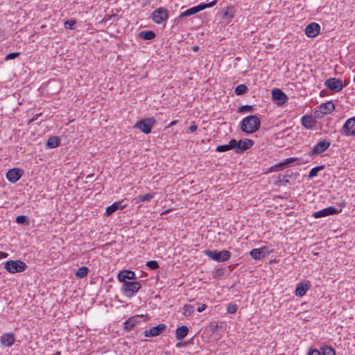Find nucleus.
<instances>
[{
	"mask_svg": "<svg viewBox=\"0 0 355 355\" xmlns=\"http://www.w3.org/2000/svg\"><path fill=\"white\" fill-rule=\"evenodd\" d=\"M260 127V120L255 115L244 118L241 123V130L247 134L255 132Z\"/></svg>",
	"mask_w": 355,
	"mask_h": 355,
	"instance_id": "nucleus-1",
	"label": "nucleus"
},
{
	"mask_svg": "<svg viewBox=\"0 0 355 355\" xmlns=\"http://www.w3.org/2000/svg\"><path fill=\"white\" fill-rule=\"evenodd\" d=\"M205 254L217 262H225L231 257V252L226 250L221 251L207 250L205 251Z\"/></svg>",
	"mask_w": 355,
	"mask_h": 355,
	"instance_id": "nucleus-2",
	"label": "nucleus"
},
{
	"mask_svg": "<svg viewBox=\"0 0 355 355\" xmlns=\"http://www.w3.org/2000/svg\"><path fill=\"white\" fill-rule=\"evenodd\" d=\"M4 268L10 273L14 274L24 271L27 266L25 262L21 260H10L5 263Z\"/></svg>",
	"mask_w": 355,
	"mask_h": 355,
	"instance_id": "nucleus-3",
	"label": "nucleus"
},
{
	"mask_svg": "<svg viewBox=\"0 0 355 355\" xmlns=\"http://www.w3.org/2000/svg\"><path fill=\"white\" fill-rule=\"evenodd\" d=\"M335 109V105L332 101H327L322 103L315 107L313 114L315 119H322L325 114L331 113Z\"/></svg>",
	"mask_w": 355,
	"mask_h": 355,
	"instance_id": "nucleus-4",
	"label": "nucleus"
},
{
	"mask_svg": "<svg viewBox=\"0 0 355 355\" xmlns=\"http://www.w3.org/2000/svg\"><path fill=\"white\" fill-rule=\"evenodd\" d=\"M141 285L139 282H125L121 287L123 294L128 297L135 295L141 288Z\"/></svg>",
	"mask_w": 355,
	"mask_h": 355,
	"instance_id": "nucleus-5",
	"label": "nucleus"
},
{
	"mask_svg": "<svg viewBox=\"0 0 355 355\" xmlns=\"http://www.w3.org/2000/svg\"><path fill=\"white\" fill-rule=\"evenodd\" d=\"M217 3V0H214L212 1L211 2L209 3H200V4H198L196 6H193L192 8H190L189 9H187V10H185L184 12H182L180 15V18H183V17H189V16H191V15H193L194 14H196L197 12L201 11V10H203L207 8H211V7H213L214 6H215Z\"/></svg>",
	"mask_w": 355,
	"mask_h": 355,
	"instance_id": "nucleus-6",
	"label": "nucleus"
},
{
	"mask_svg": "<svg viewBox=\"0 0 355 355\" xmlns=\"http://www.w3.org/2000/svg\"><path fill=\"white\" fill-rule=\"evenodd\" d=\"M156 120L154 117L147 118L137 121L135 128L139 129L142 132L148 134L151 132Z\"/></svg>",
	"mask_w": 355,
	"mask_h": 355,
	"instance_id": "nucleus-7",
	"label": "nucleus"
},
{
	"mask_svg": "<svg viewBox=\"0 0 355 355\" xmlns=\"http://www.w3.org/2000/svg\"><path fill=\"white\" fill-rule=\"evenodd\" d=\"M152 19L157 24H162L166 22L168 19V12L164 7L155 9L152 13Z\"/></svg>",
	"mask_w": 355,
	"mask_h": 355,
	"instance_id": "nucleus-8",
	"label": "nucleus"
},
{
	"mask_svg": "<svg viewBox=\"0 0 355 355\" xmlns=\"http://www.w3.org/2000/svg\"><path fill=\"white\" fill-rule=\"evenodd\" d=\"M254 144V141L250 139H245L244 140H239L236 141L235 140L234 144V151L236 153H241L244 152L245 150L250 148Z\"/></svg>",
	"mask_w": 355,
	"mask_h": 355,
	"instance_id": "nucleus-9",
	"label": "nucleus"
},
{
	"mask_svg": "<svg viewBox=\"0 0 355 355\" xmlns=\"http://www.w3.org/2000/svg\"><path fill=\"white\" fill-rule=\"evenodd\" d=\"M272 100L278 106H282L288 100V97L281 89L275 88L272 90Z\"/></svg>",
	"mask_w": 355,
	"mask_h": 355,
	"instance_id": "nucleus-10",
	"label": "nucleus"
},
{
	"mask_svg": "<svg viewBox=\"0 0 355 355\" xmlns=\"http://www.w3.org/2000/svg\"><path fill=\"white\" fill-rule=\"evenodd\" d=\"M324 85L335 92H340L343 88L342 80L336 78H330L326 80Z\"/></svg>",
	"mask_w": 355,
	"mask_h": 355,
	"instance_id": "nucleus-11",
	"label": "nucleus"
},
{
	"mask_svg": "<svg viewBox=\"0 0 355 355\" xmlns=\"http://www.w3.org/2000/svg\"><path fill=\"white\" fill-rule=\"evenodd\" d=\"M343 131L346 136H355V116L345 121L343 126Z\"/></svg>",
	"mask_w": 355,
	"mask_h": 355,
	"instance_id": "nucleus-12",
	"label": "nucleus"
},
{
	"mask_svg": "<svg viewBox=\"0 0 355 355\" xmlns=\"http://www.w3.org/2000/svg\"><path fill=\"white\" fill-rule=\"evenodd\" d=\"M330 146V142L327 140L320 141L309 153V155L313 156L320 155L324 152Z\"/></svg>",
	"mask_w": 355,
	"mask_h": 355,
	"instance_id": "nucleus-13",
	"label": "nucleus"
},
{
	"mask_svg": "<svg viewBox=\"0 0 355 355\" xmlns=\"http://www.w3.org/2000/svg\"><path fill=\"white\" fill-rule=\"evenodd\" d=\"M166 329V326L164 324H159L150 328L148 330H146L144 335L146 337H155L161 334Z\"/></svg>",
	"mask_w": 355,
	"mask_h": 355,
	"instance_id": "nucleus-14",
	"label": "nucleus"
},
{
	"mask_svg": "<svg viewBox=\"0 0 355 355\" xmlns=\"http://www.w3.org/2000/svg\"><path fill=\"white\" fill-rule=\"evenodd\" d=\"M338 210L334 207H328L327 208H324L323 209H321L320 211L314 212L312 216L315 218H322V217H326L331 215H334L338 214Z\"/></svg>",
	"mask_w": 355,
	"mask_h": 355,
	"instance_id": "nucleus-15",
	"label": "nucleus"
},
{
	"mask_svg": "<svg viewBox=\"0 0 355 355\" xmlns=\"http://www.w3.org/2000/svg\"><path fill=\"white\" fill-rule=\"evenodd\" d=\"M320 26L318 24L312 22L305 28V34L308 37L313 38L320 33Z\"/></svg>",
	"mask_w": 355,
	"mask_h": 355,
	"instance_id": "nucleus-16",
	"label": "nucleus"
},
{
	"mask_svg": "<svg viewBox=\"0 0 355 355\" xmlns=\"http://www.w3.org/2000/svg\"><path fill=\"white\" fill-rule=\"evenodd\" d=\"M269 252L270 251L266 247H263L260 248L252 249L250 251V254L254 259L259 260L268 256Z\"/></svg>",
	"mask_w": 355,
	"mask_h": 355,
	"instance_id": "nucleus-17",
	"label": "nucleus"
},
{
	"mask_svg": "<svg viewBox=\"0 0 355 355\" xmlns=\"http://www.w3.org/2000/svg\"><path fill=\"white\" fill-rule=\"evenodd\" d=\"M22 175V171L19 168H12L9 170L6 173L7 180L12 182L15 183L17 182Z\"/></svg>",
	"mask_w": 355,
	"mask_h": 355,
	"instance_id": "nucleus-18",
	"label": "nucleus"
},
{
	"mask_svg": "<svg viewBox=\"0 0 355 355\" xmlns=\"http://www.w3.org/2000/svg\"><path fill=\"white\" fill-rule=\"evenodd\" d=\"M137 279L135 273L132 270H123L118 274V279L123 282H129L128 280H135Z\"/></svg>",
	"mask_w": 355,
	"mask_h": 355,
	"instance_id": "nucleus-19",
	"label": "nucleus"
},
{
	"mask_svg": "<svg viewBox=\"0 0 355 355\" xmlns=\"http://www.w3.org/2000/svg\"><path fill=\"white\" fill-rule=\"evenodd\" d=\"M311 283L309 281L301 282L297 284L295 288V295L298 297L304 296L310 288Z\"/></svg>",
	"mask_w": 355,
	"mask_h": 355,
	"instance_id": "nucleus-20",
	"label": "nucleus"
},
{
	"mask_svg": "<svg viewBox=\"0 0 355 355\" xmlns=\"http://www.w3.org/2000/svg\"><path fill=\"white\" fill-rule=\"evenodd\" d=\"M2 345L10 347L15 342V336L12 333L3 334L0 338Z\"/></svg>",
	"mask_w": 355,
	"mask_h": 355,
	"instance_id": "nucleus-21",
	"label": "nucleus"
},
{
	"mask_svg": "<svg viewBox=\"0 0 355 355\" xmlns=\"http://www.w3.org/2000/svg\"><path fill=\"white\" fill-rule=\"evenodd\" d=\"M125 207V205H122L121 202H115L106 208L105 214L110 216L116 210L123 209Z\"/></svg>",
	"mask_w": 355,
	"mask_h": 355,
	"instance_id": "nucleus-22",
	"label": "nucleus"
},
{
	"mask_svg": "<svg viewBox=\"0 0 355 355\" xmlns=\"http://www.w3.org/2000/svg\"><path fill=\"white\" fill-rule=\"evenodd\" d=\"M302 124L307 129L312 128L315 124V121L313 119L311 115H304L302 118Z\"/></svg>",
	"mask_w": 355,
	"mask_h": 355,
	"instance_id": "nucleus-23",
	"label": "nucleus"
},
{
	"mask_svg": "<svg viewBox=\"0 0 355 355\" xmlns=\"http://www.w3.org/2000/svg\"><path fill=\"white\" fill-rule=\"evenodd\" d=\"M189 333V328L187 326H181L176 329L175 338L177 340L184 338Z\"/></svg>",
	"mask_w": 355,
	"mask_h": 355,
	"instance_id": "nucleus-24",
	"label": "nucleus"
},
{
	"mask_svg": "<svg viewBox=\"0 0 355 355\" xmlns=\"http://www.w3.org/2000/svg\"><path fill=\"white\" fill-rule=\"evenodd\" d=\"M138 322L139 318L137 316L130 317L124 322V329L127 331H130Z\"/></svg>",
	"mask_w": 355,
	"mask_h": 355,
	"instance_id": "nucleus-25",
	"label": "nucleus"
},
{
	"mask_svg": "<svg viewBox=\"0 0 355 355\" xmlns=\"http://www.w3.org/2000/svg\"><path fill=\"white\" fill-rule=\"evenodd\" d=\"M234 144H235V139H231L228 144L218 146L216 148V151L222 153V152L228 151L231 149L234 150Z\"/></svg>",
	"mask_w": 355,
	"mask_h": 355,
	"instance_id": "nucleus-26",
	"label": "nucleus"
},
{
	"mask_svg": "<svg viewBox=\"0 0 355 355\" xmlns=\"http://www.w3.org/2000/svg\"><path fill=\"white\" fill-rule=\"evenodd\" d=\"M60 144V139L58 137H50L46 142V146L49 148H55Z\"/></svg>",
	"mask_w": 355,
	"mask_h": 355,
	"instance_id": "nucleus-27",
	"label": "nucleus"
},
{
	"mask_svg": "<svg viewBox=\"0 0 355 355\" xmlns=\"http://www.w3.org/2000/svg\"><path fill=\"white\" fill-rule=\"evenodd\" d=\"M139 36L144 40H149L153 39L155 37V34L151 31H146L140 32Z\"/></svg>",
	"mask_w": 355,
	"mask_h": 355,
	"instance_id": "nucleus-28",
	"label": "nucleus"
},
{
	"mask_svg": "<svg viewBox=\"0 0 355 355\" xmlns=\"http://www.w3.org/2000/svg\"><path fill=\"white\" fill-rule=\"evenodd\" d=\"M89 272V269L86 266H82L78 269V270L76 272V276L78 278H84L87 275Z\"/></svg>",
	"mask_w": 355,
	"mask_h": 355,
	"instance_id": "nucleus-29",
	"label": "nucleus"
},
{
	"mask_svg": "<svg viewBox=\"0 0 355 355\" xmlns=\"http://www.w3.org/2000/svg\"><path fill=\"white\" fill-rule=\"evenodd\" d=\"M324 168V165L318 166L313 168L309 173V175H308L309 178L313 179V178L316 177L318 175V172L323 170Z\"/></svg>",
	"mask_w": 355,
	"mask_h": 355,
	"instance_id": "nucleus-30",
	"label": "nucleus"
},
{
	"mask_svg": "<svg viewBox=\"0 0 355 355\" xmlns=\"http://www.w3.org/2000/svg\"><path fill=\"white\" fill-rule=\"evenodd\" d=\"M322 355H336L335 350L330 346H323L320 348Z\"/></svg>",
	"mask_w": 355,
	"mask_h": 355,
	"instance_id": "nucleus-31",
	"label": "nucleus"
},
{
	"mask_svg": "<svg viewBox=\"0 0 355 355\" xmlns=\"http://www.w3.org/2000/svg\"><path fill=\"white\" fill-rule=\"evenodd\" d=\"M288 164V158L286 159L283 162L275 164L270 168L271 171H279L282 170V167Z\"/></svg>",
	"mask_w": 355,
	"mask_h": 355,
	"instance_id": "nucleus-32",
	"label": "nucleus"
},
{
	"mask_svg": "<svg viewBox=\"0 0 355 355\" xmlns=\"http://www.w3.org/2000/svg\"><path fill=\"white\" fill-rule=\"evenodd\" d=\"M193 313V306L191 304H185L183 307V314L186 316L191 315Z\"/></svg>",
	"mask_w": 355,
	"mask_h": 355,
	"instance_id": "nucleus-33",
	"label": "nucleus"
},
{
	"mask_svg": "<svg viewBox=\"0 0 355 355\" xmlns=\"http://www.w3.org/2000/svg\"><path fill=\"white\" fill-rule=\"evenodd\" d=\"M247 89H248L247 87L245 85L241 84V85H238L236 87L235 93L237 95H242L247 92Z\"/></svg>",
	"mask_w": 355,
	"mask_h": 355,
	"instance_id": "nucleus-34",
	"label": "nucleus"
},
{
	"mask_svg": "<svg viewBox=\"0 0 355 355\" xmlns=\"http://www.w3.org/2000/svg\"><path fill=\"white\" fill-rule=\"evenodd\" d=\"M223 14L225 18L232 19L234 17V12L232 8H227L223 10Z\"/></svg>",
	"mask_w": 355,
	"mask_h": 355,
	"instance_id": "nucleus-35",
	"label": "nucleus"
},
{
	"mask_svg": "<svg viewBox=\"0 0 355 355\" xmlns=\"http://www.w3.org/2000/svg\"><path fill=\"white\" fill-rule=\"evenodd\" d=\"M76 20L74 19H69L64 22V27L67 29L73 30L74 28V26L76 24Z\"/></svg>",
	"mask_w": 355,
	"mask_h": 355,
	"instance_id": "nucleus-36",
	"label": "nucleus"
},
{
	"mask_svg": "<svg viewBox=\"0 0 355 355\" xmlns=\"http://www.w3.org/2000/svg\"><path fill=\"white\" fill-rule=\"evenodd\" d=\"M146 266L151 270H156L159 268V264L156 261H148L146 263Z\"/></svg>",
	"mask_w": 355,
	"mask_h": 355,
	"instance_id": "nucleus-37",
	"label": "nucleus"
},
{
	"mask_svg": "<svg viewBox=\"0 0 355 355\" xmlns=\"http://www.w3.org/2000/svg\"><path fill=\"white\" fill-rule=\"evenodd\" d=\"M237 309H238V307H237L236 304H230L227 306V311L229 313L234 314V313H235L236 312Z\"/></svg>",
	"mask_w": 355,
	"mask_h": 355,
	"instance_id": "nucleus-38",
	"label": "nucleus"
},
{
	"mask_svg": "<svg viewBox=\"0 0 355 355\" xmlns=\"http://www.w3.org/2000/svg\"><path fill=\"white\" fill-rule=\"evenodd\" d=\"M153 198V196L150 193H147L143 196H139L138 197V201L144 202V201H149Z\"/></svg>",
	"mask_w": 355,
	"mask_h": 355,
	"instance_id": "nucleus-39",
	"label": "nucleus"
},
{
	"mask_svg": "<svg viewBox=\"0 0 355 355\" xmlns=\"http://www.w3.org/2000/svg\"><path fill=\"white\" fill-rule=\"evenodd\" d=\"M19 55V53H18V52H14V53H9L6 56L5 60H9L15 59Z\"/></svg>",
	"mask_w": 355,
	"mask_h": 355,
	"instance_id": "nucleus-40",
	"label": "nucleus"
},
{
	"mask_svg": "<svg viewBox=\"0 0 355 355\" xmlns=\"http://www.w3.org/2000/svg\"><path fill=\"white\" fill-rule=\"evenodd\" d=\"M26 219H27L26 216H18L16 218L15 221L18 224H22L26 221Z\"/></svg>",
	"mask_w": 355,
	"mask_h": 355,
	"instance_id": "nucleus-41",
	"label": "nucleus"
},
{
	"mask_svg": "<svg viewBox=\"0 0 355 355\" xmlns=\"http://www.w3.org/2000/svg\"><path fill=\"white\" fill-rule=\"evenodd\" d=\"M252 107L250 105H243L239 107V112H245V111H252Z\"/></svg>",
	"mask_w": 355,
	"mask_h": 355,
	"instance_id": "nucleus-42",
	"label": "nucleus"
},
{
	"mask_svg": "<svg viewBox=\"0 0 355 355\" xmlns=\"http://www.w3.org/2000/svg\"><path fill=\"white\" fill-rule=\"evenodd\" d=\"M308 355H322L321 352L318 349H311L308 353Z\"/></svg>",
	"mask_w": 355,
	"mask_h": 355,
	"instance_id": "nucleus-43",
	"label": "nucleus"
},
{
	"mask_svg": "<svg viewBox=\"0 0 355 355\" xmlns=\"http://www.w3.org/2000/svg\"><path fill=\"white\" fill-rule=\"evenodd\" d=\"M206 307H207V305H206V304H202L200 305V306L198 307L197 311H198L199 313H201V312H202L203 311H205V310Z\"/></svg>",
	"mask_w": 355,
	"mask_h": 355,
	"instance_id": "nucleus-44",
	"label": "nucleus"
},
{
	"mask_svg": "<svg viewBox=\"0 0 355 355\" xmlns=\"http://www.w3.org/2000/svg\"><path fill=\"white\" fill-rule=\"evenodd\" d=\"M196 130H197V125H196L193 124V125H190L189 131L191 132H194Z\"/></svg>",
	"mask_w": 355,
	"mask_h": 355,
	"instance_id": "nucleus-45",
	"label": "nucleus"
},
{
	"mask_svg": "<svg viewBox=\"0 0 355 355\" xmlns=\"http://www.w3.org/2000/svg\"><path fill=\"white\" fill-rule=\"evenodd\" d=\"M299 175H300L298 173H291L290 174V179L291 178L296 179Z\"/></svg>",
	"mask_w": 355,
	"mask_h": 355,
	"instance_id": "nucleus-46",
	"label": "nucleus"
},
{
	"mask_svg": "<svg viewBox=\"0 0 355 355\" xmlns=\"http://www.w3.org/2000/svg\"><path fill=\"white\" fill-rule=\"evenodd\" d=\"M8 256V253L0 251V259L6 258Z\"/></svg>",
	"mask_w": 355,
	"mask_h": 355,
	"instance_id": "nucleus-47",
	"label": "nucleus"
},
{
	"mask_svg": "<svg viewBox=\"0 0 355 355\" xmlns=\"http://www.w3.org/2000/svg\"><path fill=\"white\" fill-rule=\"evenodd\" d=\"M177 123H178V121H173L172 122H171L168 127H171V126L175 125Z\"/></svg>",
	"mask_w": 355,
	"mask_h": 355,
	"instance_id": "nucleus-48",
	"label": "nucleus"
},
{
	"mask_svg": "<svg viewBox=\"0 0 355 355\" xmlns=\"http://www.w3.org/2000/svg\"><path fill=\"white\" fill-rule=\"evenodd\" d=\"M296 160L295 158H292V157H290V159H289V162H290V164L293 163Z\"/></svg>",
	"mask_w": 355,
	"mask_h": 355,
	"instance_id": "nucleus-49",
	"label": "nucleus"
},
{
	"mask_svg": "<svg viewBox=\"0 0 355 355\" xmlns=\"http://www.w3.org/2000/svg\"><path fill=\"white\" fill-rule=\"evenodd\" d=\"M198 49H199V47H198V46H194L193 47V51H198Z\"/></svg>",
	"mask_w": 355,
	"mask_h": 355,
	"instance_id": "nucleus-50",
	"label": "nucleus"
},
{
	"mask_svg": "<svg viewBox=\"0 0 355 355\" xmlns=\"http://www.w3.org/2000/svg\"><path fill=\"white\" fill-rule=\"evenodd\" d=\"M282 181L285 182H287L288 180L287 179H286L285 176H284Z\"/></svg>",
	"mask_w": 355,
	"mask_h": 355,
	"instance_id": "nucleus-51",
	"label": "nucleus"
},
{
	"mask_svg": "<svg viewBox=\"0 0 355 355\" xmlns=\"http://www.w3.org/2000/svg\"><path fill=\"white\" fill-rule=\"evenodd\" d=\"M181 346H182V343H178L176 344V347H180Z\"/></svg>",
	"mask_w": 355,
	"mask_h": 355,
	"instance_id": "nucleus-52",
	"label": "nucleus"
},
{
	"mask_svg": "<svg viewBox=\"0 0 355 355\" xmlns=\"http://www.w3.org/2000/svg\"><path fill=\"white\" fill-rule=\"evenodd\" d=\"M51 355H60V353H56V354H51Z\"/></svg>",
	"mask_w": 355,
	"mask_h": 355,
	"instance_id": "nucleus-53",
	"label": "nucleus"
}]
</instances>
